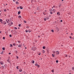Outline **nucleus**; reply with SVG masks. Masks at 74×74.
I'll list each match as a JSON object with an SVG mask.
<instances>
[{
  "mask_svg": "<svg viewBox=\"0 0 74 74\" xmlns=\"http://www.w3.org/2000/svg\"><path fill=\"white\" fill-rule=\"evenodd\" d=\"M32 50L33 51H36V48L35 47H32Z\"/></svg>",
  "mask_w": 74,
  "mask_h": 74,
  "instance_id": "obj_1",
  "label": "nucleus"
},
{
  "mask_svg": "<svg viewBox=\"0 0 74 74\" xmlns=\"http://www.w3.org/2000/svg\"><path fill=\"white\" fill-rule=\"evenodd\" d=\"M56 30L57 32H59V29L58 27H56Z\"/></svg>",
  "mask_w": 74,
  "mask_h": 74,
  "instance_id": "obj_2",
  "label": "nucleus"
},
{
  "mask_svg": "<svg viewBox=\"0 0 74 74\" xmlns=\"http://www.w3.org/2000/svg\"><path fill=\"white\" fill-rule=\"evenodd\" d=\"M56 55H58V54H59V52L58 51H57L56 52Z\"/></svg>",
  "mask_w": 74,
  "mask_h": 74,
  "instance_id": "obj_3",
  "label": "nucleus"
},
{
  "mask_svg": "<svg viewBox=\"0 0 74 74\" xmlns=\"http://www.w3.org/2000/svg\"><path fill=\"white\" fill-rule=\"evenodd\" d=\"M0 63L2 65L3 64H4V62H3V61H1Z\"/></svg>",
  "mask_w": 74,
  "mask_h": 74,
  "instance_id": "obj_4",
  "label": "nucleus"
},
{
  "mask_svg": "<svg viewBox=\"0 0 74 74\" xmlns=\"http://www.w3.org/2000/svg\"><path fill=\"white\" fill-rule=\"evenodd\" d=\"M18 47H20V48H21V47H22V44H21L20 45H18Z\"/></svg>",
  "mask_w": 74,
  "mask_h": 74,
  "instance_id": "obj_5",
  "label": "nucleus"
},
{
  "mask_svg": "<svg viewBox=\"0 0 74 74\" xmlns=\"http://www.w3.org/2000/svg\"><path fill=\"white\" fill-rule=\"evenodd\" d=\"M53 12H54V13H55V12H56V10L55 9H54L53 10Z\"/></svg>",
  "mask_w": 74,
  "mask_h": 74,
  "instance_id": "obj_6",
  "label": "nucleus"
},
{
  "mask_svg": "<svg viewBox=\"0 0 74 74\" xmlns=\"http://www.w3.org/2000/svg\"><path fill=\"white\" fill-rule=\"evenodd\" d=\"M22 71V69H19V71H20V72H21Z\"/></svg>",
  "mask_w": 74,
  "mask_h": 74,
  "instance_id": "obj_7",
  "label": "nucleus"
},
{
  "mask_svg": "<svg viewBox=\"0 0 74 74\" xmlns=\"http://www.w3.org/2000/svg\"><path fill=\"white\" fill-rule=\"evenodd\" d=\"M20 9H23V7H22V6H20Z\"/></svg>",
  "mask_w": 74,
  "mask_h": 74,
  "instance_id": "obj_8",
  "label": "nucleus"
},
{
  "mask_svg": "<svg viewBox=\"0 0 74 74\" xmlns=\"http://www.w3.org/2000/svg\"><path fill=\"white\" fill-rule=\"evenodd\" d=\"M16 4H19V3L18 1H17L16 2Z\"/></svg>",
  "mask_w": 74,
  "mask_h": 74,
  "instance_id": "obj_9",
  "label": "nucleus"
},
{
  "mask_svg": "<svg viewBox=\"0 0 74 74\" xmlns=\"http://www.w3.org/2000/svg\"><path fill=\"white\" fill-rule=\"evenodd\" d=\"M21 14V11H18V15H19V14Z\"/></svg>",
  "mask_w": 74,
  "mask_h": 74,
  "instance_id": "obj_10",
  "label": "nucleus"
},
{
  "mask_svg": "<svg viewBox=\"0 0 74 74\" xmlns=\"http://www.w3.org/2000/svg\"><path fill=\"white\" fill-rule=\"evenodd\" d=\"M32 63L34 64V61L32 60Z\"/></svg>",
  "mask_w": 74,
  "mask_h": 74,
  "instance_id": "obj_11",
  "label": "nucleus"
},
{
  "mask_svg": "<svg viewBox=\"0 0 74 74\" xmlns=\"http://www.w3.org/2000/svg\"><path fill=\"white\" fill-rule=\"evenodd\" d=\"M7 61L9 62L10 63V59H8V60H7Z\"/></svg>",
  "mask_w": 74,
  "mask_h": 74,
  "instance_id": "obj_12",
  "label": "nucleus"
},
{
  "mask_svg": "<svg viewBox=\"0 0 74 74\" xmlns=\"http://www.w3.org/2000/svg\"><path fill=\"white\" fill-rule=\"evenodd\" d=\"M45 53V51L44 50H43V51H42V53Z\"/></svg>",
  "mask_w": 74,
  "mask_h": 74,
  "instance_id": "obj_13",
  "label": "nucleus"
},
{
  "mask_svg": "<svg viewBox=\"0 0 74 74\" xmlns=\"http://www.w3.org/2000/svg\"><path fill=\"white\" fill-rule=\"evenodd\" d=\"M3 22V20L0 19V22Z\"/></svg>",
  "mask_w": 74,
  "mask_h": 74,
  "instance_id": "obj_14",
  "label": "nucleus"
},
{
  "mask_svg": "<svg viewBox=\"0 0 74 74\" xmlns=\"http://www.w3.org/2000/svg\"><path fill=\"white\" fill-rule=\"evenodd\" d=\"M49 10L50 11V12H51V11H52V9H49Z\"/></svg>",
  "mask_w": 74,
  "mask_h": 74,
  "instance_id": "obj_15",
  "label": "nucleus"
},
{
  "mask_svg": "<svg viewBox=\"0 0 74 74\" xmlns=\"http://www.w3.org/2000/svg\"><path fill=\"white\" fill-rule=\"evenodd\" d=\"M2 49L3 50H5V47H3Z\"/></svg>",
  "mask_w": 74,
  "mask_h": 74,
  "instance_id": "obj_16",
  "label": "nucleus"
},
{
  "mask_svg": "<svg viewBox=\"0 0 74 74\" xmlns=\"http://www.w3.org/2000/svg\"><path fill=\"white\" fill-rule=\"evenodd\" d=\"M57 15H60V13H59V12H58L57 13Z\"/></svg>",
  "mask_w": 74,
  "mask_h": 74,
  "instance_id": "obj_17",
  "label": "nucleus"
},
{
  "mask_svg": "<svg viewBox=\"0 0 74 74\" xmlns=\"http://www.w3.org/2000/svg\"><path fill=\"white\" fill-rule=\"evenodd\" d=\"M1 67L3 69H4V66H2Z\"/></svg>",
  "mask_w": 74,
  "mask_h": 74,
  "instance_id": "obj_18",
  "label": "nucleus"
},
{
  "mask_svg": "<svg viewBox=\"0 0 74 74\" xmlns=\"http://www.w3.org/2000/svg\"><path fill=\"white\" fill-rule=\"evenodd\" d=\"M43 49H45V46L43 47Z\"/></svg>",
  "mask_w": 74,
  "mask_h": 74,
  "instance_id": "obj_19",
  "label": "nucleus"
},
{
  "mask_svg": "<svg viewBox=\"0 0 74 74\" xmlns=\"http://www.w3.org/2000/svg\"><path fill=\"white\" fill-rule=\"evenodd\" d=\"M18 18H21V16H18Z\"/></svg>",
  "mask_w": 74,
  "mask_h": 74,
  "instance_id": "obj_20",
  "label": "nucleus"
},
{
  "mask_svg": "<svg viewBox=\"0 0 74 74\" xmlns=\"http://www.w3.org/2000/svg\"><path fill=\"white\" fill-rule=\"evenodd\" d=\"M37 67H40V65L38 64L37 66H36Z\"/></svg>",
  "mask_w": 74,
  "mask_h": 74,
  "instance_id": "obj_21",
  "label": "nucleus"
},
{
  "mask_svg": "<svg viewBox=\"0 0 74 74\" xmlns=\"http://www.w3.org/2000/svg\"><path fill=\"white\" fill-rule=\"evenodd\" d=\"M49 18L48 17H46V19H49Z\"/></svg>",
  "mask_w": 74,
  "mask_h": 74,
  "instance_id": "obj_22",
  "label": "nucleus"
},
{
  "mask_svg": "<svg viewBox=\"0 0 74 74\" xmlns=\"http://www.w3.org/2000/svg\"><path fill=\"white\" fill-rule=\"evenodd\" d=\"M14 29H16V30H17L18 29V28L16 27H14Z\"/></svg>",
  "mask_w": 74,
  "mask_h": 74,
  "instance_id": "obj_23",
  "label": "nucleus"
},
{
  "mask_svg": "<svg viewBox=\"0 0 74 74\" xmlns=\"http://www.w3.org/2000/svg\"><path fill=\"white\" fill-rule=\"evenodd\" d=\"M4 12H5L6 11H7V10H6V9H5L4 10Z\"/></svg>",
  "mask_w": 74,
  "mask_h": 74,
  "instance_id": "obj_24",
  "label": "nucleus"
},
{
  "mask_svg": "<svg viewBox=\"0 0 74 74\" xmlns=\"http://www.w3.org/2000/svg\"><path fill=\"white\" fill-rule=\"evenodd\" d=\"M52 56L53 57H55V55H54L53 54H52Z\"/></svg>",
  "mask_w": 74,
  "mask_h": 74,
  "instance_id": "obj_25",
  "label": "nucleus"
},
{
  "mask_svg": "<svg viewBox=\"0 0 74 74\" xmlns=\"http://www.w3.org/2000/svg\"><path fill=\"white\" fill-rule=\"evenodd\" d=\"M9 36H10V37H12V35H11V34Z\"/></svg>",
  "mask_w": 74,
  "mask_h": 74,
  "instance_id": "obj_26",
  "label": "nucleus"
},
{
  "mask_svg": "<svg viewBox=\"0 0 74 74\" xmlns=\"http://www.w3.org/2000/svg\"><path fill=\"white\" fill-rule=\"evenodd\" d=\"M44 20L45 21H47V18H45L44 19Z\"/></svg>",
  "mask_w": 74,
  "mask_h": 74,
  "instance_id": "obj_27",
  "label": "nucleus"
},
{
  "mask_svg": "<svg viewBox=\"0 0 74 74\" xmlns=\"http://www.w3.org/2000/svg\"><path fill=\"white\" fill-rule=\"evenodd\" d=\"M56 63H58V62H59V61H58V60H57L56 61Z\"/></svg>",
  "mask_w": 74,
  "mask_h": 74,
  "instance_id": "obj_28",
  "label": "nucleus"
},
{
  "mask_svg": "<svg viewBox=\"0 0 74 74\" xmlns=\"http://www.w3.org/2000/svg\"><path fill=\"white\" fill-rule=\"evenodd\" d=\"M1 54H3V51H2V52L1 53Z\"/></svg>",
  "mask_w": 74,
  "mask_h": 74,
  "instance_id": "obj_29",
  "label": "nucleus"
},
{
  "mask_svg": "<svg viewBox=\"0 0 74 74\" xmlns=\"http://www.w3.org/2000/svg\"><path fill=\"white\" fill-rule=\"evenodd\" d=\"M51 32H53H53H54V31H53V30L52 29V30H51Z\"/></svg>",
  "mask_w": 74,
  "mask_h": 74,
  "instance_id": "obj_30",
  "label": "nucleus"
},
{
  "mask_svg": "<svg viewBox=\"0 0 74 74\" xmlns=\"http://www.w3.org/2000/svg\"><path fill=\"white\" fill-rule=\"evenodd\" d=\"M28 32L29 33H30L31 32V31L30 30H29L28 31Z\"/></svg>",
  "mask_w": 74,
  "mask_h": 74,
  "instance_id": "obj_31",
  "label": "nucleus"
},
{
  "mask_svg": "<svg viewBox=\"0 0 74 74\" xmlns=\"http://www.w3.org/2000/svg\"><path fill=\"white\" fill-rule=\"evenodd\" d=\"M38 64H35V65L36 66H37L38 65Z\"/></svg>",
  "mask_w": 74,
  "mask_h": 74,
  "instance_id": "obj_32",
  "label": "nucleus"
},
{
  "mask_svg": "<svg viewBox=\"0 0 74 74\" xmlns=\"http://www.w3.org/2000/svg\"><path fill=\"white\" fill-rule=\"evenodd\" d=\"M15 53H16V54H17V53H18V51H15Z\"/></svg>",
  "mask_w": 74,
  "mask_h": 74,
  "instance_id": "obj_33",
  "label": "nucleus"
},
{
  "mask_svg": "<svg viewBox=\"0 0 74 74\" xmlns=\"http://www.w3.org/2000/svg\"><path fill=\"white\" fill-rule=\"evenodd\" d=\"M18 67H19V66H18L16 67V69H19L18 68Z\"/></svg>",
  "mask_w": 74,
  "mask_h": 74,
  "instance_id": "obj_34",
  "label": "nucleus"
},
{
  "mask_svg": "<svg viewBox=\"0 0 74 74\" xmlns=\"http://www.w3.org/2000/svg\"><path fill=\"white\" fill-rule=\"evenodd\" d=\"M13 45H14V46H15V43H13Z\"/></svg>",
  "mask_w": 74,
  "mask_h": 74,
  "instance_id": "obj_35",
  "label": "nucleus"
},
{
  "mask_svg": "<svg viewBox=\"0 0 74 74\" xmlns=\"http://www.w3.org/2000/svg\"><path fill=\"white\" fill-rule=\"evenodd\" d=\"M21 24H19L18 26H19V27H21Z\"/></svg>",
  "mask_w": 74,
  "mask_h": 74,
  "instance_id": "obj_36",
  "label": "nucleus"
},
{
  "mask_svg": "<svg viewBox=\"0 0 74 74\" xmlns=\"http://www.w3.org/2000/svg\"><path fill=\"white\" fill-rule=\"evenodd\" d=\"M37 10H39V8H38V7H37Z\"/></svg>",
  "mask_w": 74,
  "mask_h": 74,
  "instance_id": "obj_37",
  "label": "nucleus"
},
{
  "mask_svg": "<svg viewBox=\"0 0 74 74\" xmlns=\"http://www.w3.org/2000/svg\"><path fill=\"white\" fill-rule=\"evenodd\" d=\"M10 47H12V44H10Z\"/></svg>",
  "mask_w": 74,
  "mask_h": 74,
  "instance_id": "obj_38",
  "label": "nucleus"
},
{
  "mask_svg": "<svg viewBox=\"0 0 74 74\" xmlns=\"http://www.w3.org/2000/svg\"><path fill=\"white\" fill-rule=\"evenodd\" d=\"M25 32L26 33H27L28 32V31L27 30H25Z\"/></svg>",
  "mask_w": 74,
  "mask_h": 74,
  "instance_id": "obj_39",
  "label": "nucleus"
},
{
  "mask_svg": "<svg viewBox=\"0 0 74 74\" xmlns=\"http://www.w3.org/2000/svg\"><path fill=\"white\" fill-rule=\"evenodd\" d=\"M5 37H3V40H4L5 39Z\"/></svg>",
  "mask_w": 74,
  "mask_h": 74,
  "instance_id": "obj_40",
  "label": "nucleus"
},
{
  "mask_svg": "<svg viewBox=\"0 0 74 74\" xmlns=\"http://www.w3.org/2000/svg\"><path fill=\"white\" fill-rule=\"evenodd\" d=\"M24 23H26V21L24 20Z\"/></svg>",
  "mask_w": 74,
  "mask_h": 74,
  "instance_id": "obj_41",
  "label": "nucleus"
},
{
  "mask_svg": "<svg viewBox=\"0 0 74 74\" xmlns=\"http://www.w3.org/2000/svg\"><path fill=\"white\" fill-rule=\"evenodd\" d=\"M51 71L52 72V73H53V72H54V71L52 70Z\"/></svg>",
  "mask_w": 74,
  "mask_h": 74,
  "instance_id": "obj_42",
  "label": "nucleus"
},
{
  "mask_svg": "<svg viewBox=\"0 0 74 74\" xmlns=\"http://www.w3.org/2000/svg\"><path fill=\"white\" fill-rule=\"evenodd\" d=\"M50 14H53V13H52V12H50Z\"/></svg>",
  "mask_w": 74,
  "mask_h": 74,
  "instance_id": "obj_43",
  "label": "nucleus"
},
{
  "mask_svg": "<svg viewBox=\"0 0 74 74\" xmlns=\"http://www.w3.org/2000/svg\"><path fill=\"white\" fill-rule=\"evenodd\" d=\"M53 53H55V51H53Z\"/></svg>",
  "mask_w": 74,
  "mask_h": 74,
  "instance_id": "obj_44",
  "label": "nucleus"
},
{
  "mask_svg": "<svg viewBox=\"0 0 74 74\" xmlns=\"http://www.w3.org/2000/svg\"><path fill=\"white\" fill-rule=\"evenodd\" d=\"M60 6H61V5H59V7H60Z\"/></svg>",
  "mask_w": 74,
  "mask_h": 74,
  "instance_id": "obj_45",
  "label": "nucleus"
},
{
  "mask_svg": "<svg viewBox=\"0 0 74 74\" xmlns=\"http://www.w3.org/2000/svg\"><path fill=\"white\" fill-rule=\"evenodd\" d=\"M13 1H14V2H15V1H16V0H13Z\"/></svg>",
  "mask_w": 74,
  "mask_h": 74,
  "instance_id": "obj_46",
  "label": "nucleus"
},
{
  "mask_svg": "<svg viewBox=\"0 0 74 74\" xmlns=\"http://www.w3.org/2000/svg\"><path fill=\"white\" fill-rule=\"evenodd\" d=\"M8 54H9V55H11V53H9Z\"/></svg>",
  "mask_w": 74,
  "mask_h": 74,
  "instance_id": "obj_47",
  "label": "nucleus"
},
{
  "mask_svg": "<svg viewBox=\"0 0 74 74\" xmlns=\"http://www.w3.org/2000/svg\"><path fill=\"white\" fill-rule=\"evenodd\" d=\"M17 9H19V7L17 8Z\"/></svg>",
  "mask_w": 74,
  "mask_h": 74,
  "instance_id": "obj_48",
  "label": "nucleus"
},
{
  "mask_svg": "<svg viewBox=\"0 0 74 74\" xmlns=\"http://www.w3.org/2000/svg\"><path fill=\"white\" fill-rule=\"evenodd\" d=\"M60 22H63V21H62V20H61L60 21Z\"/></svg>",
  "mask_w": 74,
  "mask_h": 74,
  "instance_id": "obj_49",
  "label": "nucleus"
},
{
  "mask_svg": "<svg viewBox=\"0 0 74 74\" xmlns=\"http://www.w3.org/2000/svg\"><path fill=\"white\" fill-rule=\"evenodd\" d=\"M6 24V22H5V23H4V25H5Z\"/></svg>",
  "mask_w": 74,
  "mask_h": 74,
  "instance_id": "obj_50",
  "label": "nucleus"
},
{
  "mask_svg": "<svg viewBox=\"0 0 74 74\" xmlns=\"http://www.w3.org/2000/svg\"><path fill=\"white\" fill-rule=\"evenodd\" d=\"M72 70H74V67H73L72 68Z\"/></svg>",
  "mask_w": 74,
  "mask_h": 74,
  "instance_id": "obj_51",
  "label": "nucleus"
},
{
  "mask_svg": "<svg viewBox=\"0 0 74 74\" xmlns=\"http://www.w3.org/2000/svg\"><path fill=\"white\" fill-rule=\"evenodd\" d=\"M53 7L54 8H55V6H53Z\"/></svg>",
  "mask_w": 74,
  "mask_h": 74,
  "instance_id": "obj_52",
  "label": "nucleus"
},
{
  "mask_svg": "<svg viewBox=\"0 0 74 74\" xmlns=\"http://www.w3.org/2000/svg\"><path fill=\"white\" fill-rule=\"evenodd\" d=\"M6 22H7V23H9V22H8V21H7Z\"/></svg>",
  "mask_w": 74,
  "mask_h": 74,
  "instance_id": "obj_53",
  "label": "nucleus"
},
{
  "mask_svg": "<svg viewBox=\"0 0 74 74\" xmlns=\"http://www.w3.org/2000/svg\"><path fill=\"white\" fill-rule=\"evenodd\" d=\"M18 56H17V59H18Z\"/></svg>",
  "mask_w": 74,
  "mask_h": 74,
  "instance_id": "obj_54",
  "label": "nucleus"
},
{
  "mask_svg": "<svg viewBox=\"0 0 74 74\" xmlns=\"http://www.w3.org/2000/svg\"><path fill=\"white\" fill-rule=\"evenodd\" d=\"M18 42H21V41H18Z\"/></svg>",
  "mask_w": 74,
  "mask_h": 74,
  "instance_id": "obj_55",
  "label": "nucleus"
},
{
  "mask_svg": "<svg viewBox=\"0 0 74 74\" xmlns=\"http://www.w3.org/2000/svg\"><path fill=\"white\" fill-rule=\"evenodd\" d=\"M65 56V57H67V55H66V56Z\"/></svg>",
  "mask_w": 74,
  "mask_h": 74,
  "instance_id": "obj_56",
  "label": "nucleus"
},
{
  "mask_svg": "<svg viewBox=\"0 0 74 74\" xmlns=\"http://www.w3.org/2000/svg\"><path fill=\"white\" fill-rule=\"evenodd\" d=\"M11 24H13V23H12V22L11 23Z\"/></svg>",
  "mask_w": 74,
  "mask_h": 74,
  "instance_id": "obj_57",
  "label": "nucleus"
},
{
  "mask_svg": "<svg viewBox=\"0 0 74 74\" xmlns=\"http://www.w3.org/2000/svg\"><path fill=\"white\" fill-rule=\"evenodd\" d=\"M1 57H0V60H1Z\"/></svg>",
  "mask_w": 74,
  "mask_h": 74,
  "instance_id": "obj_58",
  "label": "nucleus"
},
{
  "mask_svg": "<svg viewBox=\"0 0 74 74\" xmlns=\"http://www.w3.org/2000/svg\"><path fill=\"white\" fill-rule=\"evenodd\" d=\"M29 27L27 26V28H29Z\"/></svg>",
  "mask_w": 74,
  "mask_h": 74,
  "instance_id": "obj_59",
  "label": "nucleus"
},
{
  "mask_svg": "<svg viewBox=\"0 0 74 74\" xmlns=\"http://www.w3.org/2000/svg\"><path fill=\"white\" fill-rule=\"evenodd\" d=\"M38 37L39 38V37H40V36H38Z\"/></svg>",
  "mask_w": 74,
  "mask_h": 74,
  "instance_id": "obj_60",
  "label": "nucleus"
},
{
  "mask_svg": "<svg viewBox=\"0 0 74 74\" xmlns=\"http://www.w3.org/2000/svg\"><path fill=\"white\" fill-rule=\"evenodd\" d=\"M43 14L44 15H45V14L44 13V12H43Z\"/></svg>",
  "mask_w": 74,
  "mask_h": 74,
  "instance_id": "obj_61",
  "label": "nucleus"
},
{
  "mask_svg": "<svg viewBox=\"0 0 74 74\" xmlns=\"http://www.w3.org/2000/svg\"><path fill=\"white\" fill-rule=\"evenodd\" d=\"M45 12H47V10H45Z\"/></svg>",
  "mask_w": 74,
  "mask_h": 74,
  "instance_id": "obj_62",
  "label": "nucleus"
},
{
  "mask_svg": "<svg viewBox=\"0 0 74 74\" xmlns=\"http://www.w3.org/2000/svg\"><path fill=\"white\" fill-rule=\"evenodd\" d=\"M70 38H71V36H70Z\"/></svg>",
  "mask_w": 74,
  "mask_h": 74,
  "instance_id": "obj_63",
  "label": "nucleus"
},
{
  "mask_svg": "<svg viewBox=\"0 0 74 74\" xmlns=\"http://www.w3.org/2000/svg\"><path fill=\"white\" fill-rule=\"evenodd\" d=\"M25 49H27V47H25Z\"/></svg>",
  "mask_w": 74,
  "mask_h": 74,
  "instance_id": "obj_64",
  "label": "nucleus"
}]
</instances>
